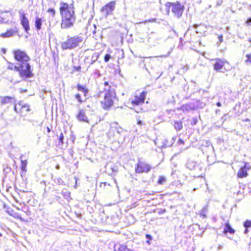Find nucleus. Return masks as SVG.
I'll list each match as a JSON object with an SVG mask.
<instances>
[{
    "label": "nucleus",
    "instance_id": "1",
    "mask_svg": "<svg viewBox=\"0 0 251 251\" xmlns=\"http://www.w3.org/2000/svg\"><path fill=\"white\" fill-rule=\"evenodd\" d=\"M104 97L101 104L102 107L105 110L109 109L117 101L118 99L116 96L115 90L114 86L109 85L108 82L104 83Z\"/></svg>",
    "mask_w": 251,
    "mask_h": 251
},
{
    "label": "nucleus",
    "instance_id": "2",
    "mask_svg": "<svg viewBox=\"0 0 251 251\" xmlns=\"http://www.w3.org/2000/svg\"><path fill=\"white\" fill-rule=\"evenodd\" d=\"M83 40V38L81 36H68L66 41L61 43V47L63 50H72L79 46Z\"/></svg>",
    "mask_w": 251,
    "mask_h": 251
},
{
    "label": "nucleus",
    "instance_id": "3",
    "mask_svg": "<svg viewBox=\"0 0 251 251\" xmlns=\"http://www.w3.org/2000/svg\"><path fill=\"white\" fill-rule=\"evenodd\" d=\"M13 69L19 72L20 76L23 78H28L33 76L29 64L20 63L19 66L14 65Z\"/></svg>",
    "mask_w": 251,
    "mask_h": 251
},
{
    "label": "nucleus",
    "instance_id": "4",
    "mask_svg": "<svg viewBox=\"0 0 251 251\" xmlns=\"http://www.w3.org/2000/svg\"><path fill=\"white\" fill-rule=\"evenodd\" d=\"M165 6L167 14H169V10L171 8L173 13L177 16H181L184 10V6L178 1L174 3L168 2L165 4Z\"/></svg>",
    "mask_w": 251,
    "mask_h": 251
},
{
    "label": "nucleus",
    "instance_id": "5",
    "mask_svg": "<svg viewBox=\"0 0 251 251\" xmlns=\"http://www.w3.org/2000/svg\"><path fill=\"white\" fill-rule=\"evenodd\" d=\"M13 53L15 59L20 63L29 64L28 62L30 60V58L25 51L17 49L13 50Z\"/></svg>",
    "mask_w": 251,
    "mask_h": 251
},
{
    "label": "nucleus",
    "instance_id": "6",
    "mask_svg": "<svg viewBox=\"0 0 251 251\" xmlns=\"http://www.w3.org/2000/svg\"><path fill=\"white\" fill-rule=\"evenodd\" d=\"M72 4L62 2L60 6V11L61 16H74L75 11Z\"/></svg>",
    "mask_w": 251,
    "mask_h": 251
},
{
    "label": "nucleus",
    "instance_id": "7",
    "mask_svg": "<svg viewBox=\"0 0 251 251\" xmlns=\"http://www.w3.org/2000/svg\"><path fill=\"white\" fill-rule=\"evenodd\" d=\"M151 169V167L147 162L139 159L136 165L135 172L136 173H149Z\"/></svg>",
    "mask_w": 251,
    "mask_h": 251
},
{
    "label": "nucleus",
    "instance_id": "8",
    "mask_svg": "<svg viewBox=\"0 0 251 251\" xmlns=\"http://www.w3.org/2000/svg\"><path fill=\"white\" fill-rule=\"evenodd\" d=\"M147 92L143 91L139 95H135L134 97L131 100L132 106H140L144 103Z\"/></svg>",
    "mask_w": 251,
    "mask_h": 251
},
{
    "label": "nucleus",
    "instance_id": "9",
    "mask_svg": "<svg viewBox=\"0 0 251 251\" xmlns=\"http://www.w3.org/2000/svg\"><path fill=\"white\" fill-rule=\"evenodd\" d=\"M199 101L189 102L182 105L180 109L183 112H188L194 111L199 108Z\"/></svg>",
    "mask_w": 251,
    "mask_h": 251
},
{
    "label": "nucleus",
    "instance_id": "10",
    "mask_svg": "<svg viewBox=\"0 0 251 251\" xmlns=\"http://www.w3.org/2000/svg\"><path fill=\"white\" fill-rule=\"evenodd\" d=\"M61 27L66 28L71 27L75 21V17H62Z\"/></svg>",
    "mask_w": 251,
    "mask_h": 251
},
{
    "label": "nucleus",
    "instance_id": "11",
    "mask_svg": "<svg viewBox=\"0 0 251 251\" xmlns=\"http://www.w3.org/2000/svg\"><path fill=\"white\" fill-rule=\"evenodd\" d=\"M115 6V2L114 1H111L106 4L101 8V11L103 13V14H105L106 15L112 14V12L114 9Z\"/></svg>",
    "mask_w": 251,
    "mask_h": 251
},
{
    "label": "nucleus",
    "instance_id": "12",
    "mask_svg": "<svg viewBox=\"0 0 251 251\" xmlns=\"http://www.w3.org/2000/svg\"><path fill=\"white\" fill-rule=\"evenodd\" d=\"M176 139V137H172L170 140H169L168 139H164L162 141L161 145L158 146V147L160 148H166L167 147H172L174 144Z\"/></svg>",
    "mask_w": 251,
    "mask_h": 251
},
{
    "label": "nucleus",
    "instance_id": "13",
    "mask_svg": "<svg viewBox=\"0 0 251 251\" xmlns=\"http://www.w3.org/2000/svg\"><path fill=\"white\" fill-rule=\"evenodd\" d=\"M18 32V29L16 27L14 28H10L6 31V32L1 33L0 36L2 38H9L14 35H16Z\"/></svg>",
    "mask_w": 251,
    "mask_h": 251
},
{
    "label": "nucleus",
    "instance_id": "14",
    "mask_svg": "<svg viewBox=\"0 0 251 251\" xmlns=\"http://www.w3.org/2000/svg\"><path fill=\"white\" fill-rule=\"evenodd\" d=\"M16 100L14 97L5 96L0 97V104L1 105H5L9 103H15Z\"/></svg>",
    "mask_w": 251,
    "mask_h": 251
},
{
    "label": "nucleus",
    "instance_id": "15",
    "mask_svg": "<svg viewBox=\"0 0 251 251\" xmlns=\"http://www.w3.org/2000/svg\"><path fill=\"white\" fill-rule=\"evenodd\" d=\"M77 119L81 122L88 123V119L86 115L85 110L83 109H80L78 114L76 115Z\"/></svg>",
    "mask_w": 251,
    "mask_h": 251
},
{
    "label": "nucleus",
    "instance_id": "16",
    "mask_svg": "<svg viewBox=\"0 0 251 251\" xmlns=\"http://www.w3.org/2000/svg\"><path fill=\"white\" fill-rule=\"evenodd\" d=\"M225 65V62L220 59H217L216 62L214 64V69L217 72H222L223 69Z\"/></svg>",
    "mask_w": 251,
    "mask_h": 251
},
{
    "label": "nucleus",
    "instance_id": "17",
    "mask_svg": "<svg viewBox=\"0 0 251 251\" xmlns=\"http://www.w3.org/2000/svg\"><path fill=\"white\" fill-rule=\"evenodd\" d=\"M114 130H116V133L118 137H119L121 135V133L124 130L122 127L118 126V124L117 123L114 124L111 126L109 131V134H111V131H113Z\"/></svg>",
    "mask_w": 251,
    "mask_h": 251
},
{
    "label": "nucleus",
    "instance_id": "18",
    "mask_svg": "<svg viewBox=\"0 0 251 251\" xmlns=\"http://www.w3.org/2000/svg\"><path fill=\"white\" fill-rule=\"evenodd\" d=\"M21 23L26 33H28V31L30 28L29 25V22L26 17H22L21 19Z\"/></svg>",
    "mask_w": 251,
    "mask_h": 251
},
{
    "label": "nucleus",
    "instance_id": "19",
    "mask_svg": "<svg viewBox=\"0 0 251 251\" xmlns=\"http://www.w3.org/2000/svg\"><path fill=\"white\" fill-rule=\"evenodd\" d=\"M161 39V37L160 35L155 32H152L149 34V40L151 41L154 40V41H157L160 40Z\"/></svg>",
    "mask_w": 251,
    "mask_h": 251
},
{
    "label": "nucleus",
    "instance_id": "20",
    "mask_svg": "<svg viewBox=\"0 0 251 251\" xmlns=\"http://www.w3.org/2000/svg\"><path fill=\"white\" fill-rule=\"evenodd\" d=\"M76 88L78 91L81 92L84 95V97H86L88 96L89 90L84 86L78 84L76 86Z\"/></svg>",
    "mask_w": 251,
    "mask_h": 251
},
{
    "label": "nucleus",
    "instance_id": "21",
    "mask_svg": "<svg viewBox=\"0 0 251 251\" xmlns=\"http://www.w3.org/2000/svg\"><path fill=\"white\" fill-rule=\"evenodd\" d=\"M115 251H128L129 249L127 246L123 244L116 245L114 247Z\"/></svg>",
    "mask_w": 251,
    "mask_h": 251
},
{
    "label": "nucleus",
    "instance_id": "22",
    "mask_svg": "<svg viewBox=\"0 0 251 251\" xmlns=\"http://www.w3.org/2000/svg\"><path fill=\"white\" fill-rule=\"evenodd\" d=\"M237 175L240 178H243L248 176V173L245 166L240 168L238 172Z\"/></svg>",
    "mask_w": 251,
    "mask_h": 251
},
{
    "label": "nucleus",
    "instance_id": "23",
    "mask_svg": "<svg viewBox=\"0 0 251 251\" xmlns=\"http://www.w3.org/2000/svg\"><path fill=\"white\" fill-rule=\"evenodd\" d=\"M224 232L226 233L228 232L232 234L234 232V230L231 227L229 224H226L224 228Z\"/></svg>",
    "mask_w": 251,
    "mask_h": 251
},
{
    "label": "nucleus",
    "instance_id": "24",
    "mask_svg": "<svg viewBox=\"0 0 251 251\" xmlns=\"http://www.w3.org/2000/svg\"><path fill=\"white\" fill-rule=\"evenodd\" d=\"M99 55L98 53L95 52L92 55L91 59H90V62L89 63L90 65L93 64L96 60H98L99 58ZM90 66H89V67Z\"/></svg>",
    "mask_w": 251,
    "mask_h": 251
},
{
    "label": "nucleus",
    "instance_id": "25",
    "mask_svg": "<svg viewBox=\"0 0 251 251\" xmlns=\"http://www.w3.org/2000/svg\"><path fill=\"white\" fill-rule=\"evenodd\" d=\"M35 27L37 30H40L41 28L42 25V20L41 19L36 17V20L35 22Z\"/></svg>",
    "mask_w": 251,
    "mask_h": 251
},
{
    "label": "nucleus",
    "instance_id": "26",
    "mask_svg": "<svg viewBox=\"0 0 251 251\" xmlns=\"http://www.w3.org/2000/svg\"><path fill=\"white\" fill-rule=\"evenodd\" d=\"M174 127L176 130H180L182 128V123L181 121H176L174 124Z\"/></svg>",
    "mask_w": 251,
    "mask_h": 251
},
{
    "label": "nucleus",
    "instance_id": "27",
    "mask_svg": "<svg viewBox=\"0 0 251 251\" xmlns=\"http://www.w3.org/2000/svg\"><path fill=\"white\" fill-rule=\"evenodd\" d=\"M53 181L58 185H64V181L60 177H55L53 179Z\"/></svg>",
    "mask_w": 251,
    "mask_h": 251
},
{
    "label": "nucleus",
    "instance_id": "28",
    "mask_svg": "<svg viewBox=\"0 0 251 251\" xmlns=\"http://www.w3.org/2000/svg\"><path fill=\"white\" fill-rule=\"evenodd\" d=\"M208 211V206L207 205H205L204 206L202 209L200 211V214L201 216H203L204 217H206V214Z\"/></svg>",
    "mask_w": 251,
    "mask_h": 251
},
{
    "label": "nucleus",
    "instance_id": "29",
    "mask_svg": "<svg viewBox=\"0 0 251 251\" xmlns=\"http://www.w3.org/2000/svg\"><path fill=\"white\" fill-rule=\"evenodd\" d=\"M166 181V178L164 176H160L159 177L157 184L159 185H163Z\"/></svg>",
    "mask_w": 251,
    "mask_h": 251
},
{
    "label": "nucleus",
    "instance_id": "30",
    "mask_svg": "<svg viewBox=\"0 0 251 251\" xmlns=\"http://www.w3.org/2000/svg\"><path fill=\"white\" fill-rule=\"evenodd\" d=\"M27 164L26 160H21V169L23 171L26 172V167Z\"/></svg>",
    "mask_w": 251,
    "mask_h": 251
},
{
    "label": "nucleus",
    "instance_id": "31",
    "mask_svg": "<svg viewBox=\"0 0 251 251\" xmlns=\"http://www.w3.org/2000/svg\"><path fill=\"white\" fill-rule=\"evenodd\" d=\"M75 99L77 100V101L79 103H81L84 101V100H83L81 99V96L79 93L75 94Z\"/></svg>",
    "mask_w": 251,
    "mask_h": 251
},
{
    "label": "nucleus",
    "instance_id": "32",
    "mask_svg": "<svg viewBox=\"0 0 251 251\" xmlns=\"http://www.w3.org/2000/svg\"><path fill=\"white\" fill-rule=\"evenodd\" d=\"M131 108L133 109L136 113H139L142 110V108L140 106H132Z\"/></svg>",
    "mask_w": 251,
    "mask_h": 251
},
{
    "label": "nucleus",
    "instance_id": "33",
    "mask_svg": "<svg viewBox=\"0 0 251 251\" xmlns=\"http://www.w3.org/2000/svg\"><path fill=\"white\" fill-rule=\"evenodd\" d=\"M22 108L25 109L26 110V111H27V112H29L30 111V105L27 103L22 104Z\"/></svg>",
    "mask_w": 251,
    "mask_h": 251
},
{
    "label": "nucleus",
    "instance_id": "34",
    "mask_svg": "<svg viewBox=\"0 0 251 251\" xmlns=\"http://www.w3.org/2000/svg\"><path fill=\"white\" fill-rule=\"evenodd\" d=\"M244 226L246 228H248L251 227V221L246 220L245 222L244 223Z\"/></svg>",
    "mask_w": 251,
    "mask_h": 251
},
{
    "label": "nucleus",
    "instance_id": "35",
    "mask_svg": "<svg viewBox=\"0 0 251 251\" xmlns=\"http://www.w3.org/2000/svg\"><path fill=\"white\" fill-rule=\"evenodd\" d=\"M247 59L245 60V63L248 64L249 62L251 63V53L246 55Z\"/></svg>",
    "mask_w": 251,
    "mask_h": 251
},
{
    "label": "nucleus",
    "instance_id": "36",
    "mask_svg": "<svg viewBox=\"0 0 251 251\" xmlns=\"http://www.w3.org/2000/svg\"><path fill=\"white\" fill-rule=\"evenodd\" d=\"M8 20L3 17H0V24L3 23H7L8 22Z\"/></svg>",
    "mask_w": 251,
    "mask_h": 251
},
{
    "label": "nucleus",
    "instance_id": "37",
    "mask_svg": "<svg viewBox=\"0 0 251 251\" xmlns=\"http://www.w3.org/2000/svg\"><path fill=\"white\" fill-rule=\"evenodd\" d=\"M58 139H59V143H61V145H62L64 143V142H63L64 136H63L62 133H60V134L59 135Z\"/></svg>",
    "mask_w": 251,
    "mask_h": 251
},
{
    "label": "nucleus",
    "instance_id": "38",
    "mask_svg": "<svg viewBox=\"0 0 251 251\" xmlns=\"http://www.w3.org/2000/svg\"><path fill=\"white\" fill-rule=\"evenodd\" d=\"M189 69V67L187 65L184 66L182 67L181 69L180 70V71L182 72L183 73H185Z\"/></svg>",
    "mask_w": 251,
    "mask_h": 251
},
{
    "label": "nucleus",
    "instance_id": "39",
    "mask_svg": "<svg viewBox=\"0 0 251 251\" xmlns=\"http://www.w3.org/2000/svg\"><path fill=\"white\" fill-rule=\"evenodd\" d=\"M111 56L109 54H106L104 56V60L105 62H108Z\"/></svg>",
    "mask_w": 251,
    "mask_h": 251
},
{
    "label": "nucleus",
    "instance_id": "40",
    "mask_svg": "<svg viewBox=\"0 0 251 251\" xmlns=\"http://www.w3.org/2000/svg\"><path fill=\"white\" fill-rule=\"evenodd\" d=\"M204 146L206 147H209L210 146L211 147V148H212V149L213 148V147L212 146V145H211V143L208 141H206L205 142Z\"/></svg>",
    "mask_w": 251,
    "mask_h": 251
},
{
    "label": "nucleus",
    "instance_id": "41",
    "mask_svg": "<svg viewBox=\"0 0 251 251\" xmlns=\"http://www.w3.org/2000/svg\"><path fill=\"white\" fill-rule=\"evenodd\" d=\"M166 212V210L165 209H160L158 211V213L159 214H163L165 213Z\"/></svg>",
    "mask_w": 251,
    "mask_h": 251
},
{
    "label": "nucleus",
    "instance_id": "42",
    "mask_svg": "<svg viewBox=\"0 0 251 251\" xmlns=\"http://www.w3.org/2000/svg\"><path fill=\"white\" fill-rule=\"evenodd\" d=\"M198 101H199V107H200L201 108H203V107L205 106V104L204 103L201 102L200 100H198Z\"/></svg>",
    "mask_w": 251,
    "mask_h": 251
},
{
    "label": "nucleus",
    "instance_id": "43",
    "mask_svg": "<svg viewBox=\"0 0 251 251\" xmlns=\"http://www.w3.org/2000/svg\"><path fill=\"white\" fill-rule=\"evenodd\" d=\"M48 11L49 12H50L51 13V14H52L53 15L55 14V11L53 9L49 8V9H48Z\"/></svg>",
    "mask_w": 251,
    "mask_h": 251
},
{
    "label": "nucleus",
    "instance_id": "44",
    "mask_svg": "<svg viewBox=\"0 0 251 251\" xmlns=\"http://www.w3.org/2000/svg\"><path fill=\"white\" fill-rule=\"evenodd\" d=\"M14 64L13 63H10L9 65L8 66V69L9 70H13L14 68Z\"/></svg>",
    "mask_w": 251,
    "mask_h": 251
},
{
    "label": "nucleus",
    "instance_id": "45",
    "mask_svg": "<svg viewBox=\"0 0 251 251\" xmlns=\"http://www.w3.org/2000/svg\"><path fill=\"white\" fill-rule=\"evenodd\" d=\"M218 39L219 40L220 43H221L223 41V35H221L218 36Z\"/></svg>",
    "mask_w": 251,
    "mask_h": 251
},
{
    "label": "nucleus",
    "instance_id": "46",
    "mask_svg": "<svg viewBox=\"0 0 251 251\" xmlns=\"http://www.w3.org/2000/svg\"><path fill=\"white\" fill-rule=\"evenodd\" d=\"M246 23L249 25H251V17L247 20Z\"/></svg>",
    "mask_w": 251,
    "mask_h": 251
},
{
    "label": "nucleus",
    "instance_id": "47",
    "mask_svg": "<svg viewBox=\"0 0 251 251\" xmlns=\"http://www.w3.org/2000/svg\"><path fill=\"white\" fill-rule=\"evenodd\" d=\"M178 143L179 144H184V142L182 139L179 138L178 141Z\"/></svg>",
    "mask_w": 251,
    "mask_h": 251
},
{
    "label": "nucleus",
    "instance_id": "48",
    "mask_svg": "<svg viewBox=\"0 0 251 251\" xmlns=\"http://www.w3.org/2000/svg\"><path fill=\"white\" fill-rule=\"evenodd\" d=\"M75 69L76 71L79 72L81 69V67L80 66H78L77 67H75Z\"/></svg>",
    "mask_w": 251,
    "mask_h": 251
},
{
    "label": "nucleus",
    "instance_id": "49",
    "mask_svg": "<svg viewBox=\"0 0 251 251\" xmlns=\"http://www.w3.org/2000/svg\"><path fill=\"white\" fill-rule=\"evenodd\" d=\"M222 2H223L222 0H218L217 2V5L218 6L221 5L222 4Z\"/></svg>",
    "mask_w": 251,
    "mask_h": 251
},
{
    "label": "nucleus",
    "instance_id": "50",
    "mask_svg": "<svg viewBox=\"0 0 251 251\" xmlns=\"http://www.w3.org/2000/svg\"><path fill=\"white\" fill-rule=\"evenodd\" d=\"M216 105L218 107H221L222 106V104L220 102H217Z\"/></svg>",
    "mask_w": 251,
    "mask_h": 251
},
{
    "label": "nucleus",
    "instance_id": "51",
    "mask_svg": "<svg viewBox=\"0 0 251 251\" xmlns=\"http://www.w3.org/2000/svg\"><path fill=\"white\" fill-rule=\"evenodd\" d=\"M248 232H249L248 229L246 228V229H245L244 232V233L247 234L248 233Z\"/></svg>",
    "mask_w": 251,
    "mask_h": 251
},
{
    "label": "nucleus",
    "instance_id": "52",
    "mask_svg": "<svg viewBox=\"0 0 251 251\" xmlns=\"http://www.w3.org/2000/svg\"><path fill=\"white\" fill-rule=\"evenodd\" d=\"M155 21V20L154 19H151L148 20V21L150 22H154Z\"/></svg>",
    "mask_w": 251,
    "mask_h": 251
},
{
    "label": "nucleus",
    "instance_id": "53",
    "mask_svg": "<svg viewBox=\"0 0 251 251\" xmlns=\"http://www.w3.org/2000/svg\"><path fill=\"white\" fill-rule=\"evenodd\" d=\"M199 26V25L195 24V25H194L193 27L195 28H197Z\"/></svg>",
    "mask_w": 251,
    "mask_h": 251
},
{
    "label": "nucleus",
    "instance_id": "54",
    "mask_svg": "<svg viewBox=\"0 0 251 251\" xmlns=\"http://www.w3.org/2000/svg\"><path fill=\"white\" fill-rule=\"evenodd\" d=\"M27 90L26 89H25V90H23L22 89H21V92H24V93H26L27 92Z\"/></svg>",
    "mask_w": 251,
    "mask_h": 251
},
{
    "label": "nucleus",
    "instance_id": "55",
    "mask_svg": "<svg viewBox=\"0 0 251 251\" xmlns=\"http://www.w3.org/2000/svg\"><path fill=\"white\" fill-rule=\"evenodd\" d=\"M47 132H48V133H50V127H47Z\"/></svg>",
    "mask_w": 251,
    "mask_h": 251
},
{
    "label": "nucleus",
    "instance_id": "56",
    "mask_svg": "<svg viewBox=\"0 0 251 251\" xmlns=\"http://www.w3.org/2000/svg\"><path fill=\"white\" fill-rule=\"evenodd\" d=\"M137 124L139 125H141L142 124V121H138Z\"/></svg>",
    "mask_w": 251,
    "mask_h": 251
},
{
    "label": "nucleus",
    "instance_id": "57",
    "mask_svg": "<svg viewBox=\"0 0 251 251\" xmlns=\"http://www.w3.org/2000/svg\"><path fill=\"white\" fill-rule=\"evenodd\" d=\"M55 168H56V169L58 170V169H59V168H60V166H59V165H57L56 166V167H55Z\"/></svg>",
    "mask_w": 251,
    "mask_h": 251
},
{
    "label": "nucleus",
    "instance_id": "58",
    "mask_svg": "<svg viewBox=\"0 0 251 251\" xmlns=\"http://www.w3.org/2000/svg\"><path fill=\"white\" fill-rule=\"evenodd\" d=\"M89 59V56H86L85 57V61H86V60H88Z\"/></svg>",
    "mask_w": 251,
    "mask_h": 251
},
{
    "label": "nucleus",
    "instance_id": "59",
    "mask_svg": "<svg viewBox=\"0 0 251 251\" xmlns=\"http://www.w3.org/2000/svg\"><path fill=\"white\" fill-rule=\"evenodd\" d=\"M220 111V109H217L216 110V113L217 114L218 113H219V112Z\"/></svg>",
    "mask_w": 251,
    "mask_h": 251
},
{
    "label": "nucleus",
    "instance_id": "60",
    "mask_svg": "<svg viewBox=\"0 0 251 251\" xmlns=\"http://www.w3.org/2000/svg\"><path fill=\"white\" fill-rule=\"evenodd\" d=\"M154 143H155V145H157V140H155L154 141Z\"/></svg>",
    "mask_w": 251,
    "mask_h": 251
},
{
    "label": "nucleus",
    "instance_id": "61",
    "mask_svg": "<svg viewBox=\"0 0 251 251\" xmlns=\"http://www.w3.org/2000/svg\"><path fill=\"white\" fill-rule=\"evenodd\" d=\"M14 109L16 111V106L15 104V105H14Z\"/></svg>",
    "mask_w": 251,
    "mask_h": 251
},
{
    "label": "nucleus",
    "instance_id": "62",
    "mask_svg": "<svg viewBox=\"0 0 251 251\" xmlns=\"http://www.w3.org/2000/svg\"><path fill=\"white\" fill-rule=\"evenodd\" d=\"M146 236L147 238L151 237V236L150 235H147Z\"/></svg>",
    "mask_w": 251,
    "mask_h": 251
},
{
    "label": "nucleus",
    "instance_id": "63",
    "mask_svg": "<svg viewBox=\"0 0 251 251\" xmlns=\"http://www.w3.org/2000/svg\"><path fill=\"white\" fill-rule=\"evenodd\" d=\"M9 13H10V15L13 14V13H12V11H11V12L9 11Z\"/></svg>",
    "mask_w": 251,
    "mask_h": 251
},
{
    "label": "nucleus",
    "instance_id": "64",
    "mask_svg": "<svg viewBox=\"0 0 251 251\" xmlns=\"http://www.w3.org/2000/svg\"><path fill=\"white\" fill-rule=\"evenodd\" d=\"M249 121V119H246L245 120V121Z\"/></svg>",
    "mask_w": 251,
    "mask_h": 251
}]
</instances>
